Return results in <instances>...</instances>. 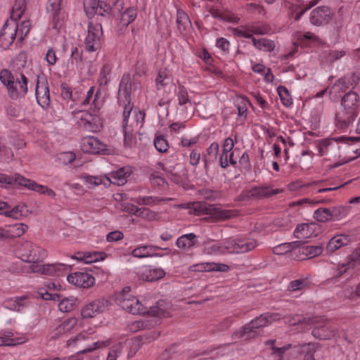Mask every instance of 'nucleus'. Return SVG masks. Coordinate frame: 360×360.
Returning a JSON list of instances; mask_svg holds the SVG:
<instances>
[{
  "label": "nucleus",
  "mask_w": 360,
  "mask_h": 360,
  "mask_svg": "<svg viewBox=\"0 0 360 360\" xmlns=\"http://www.w3.org/2000/svg\"><path fill=\"white\" fill-rule=\"evenodd\" d=\"M26 0H15L11 11L10 18L6 20L0 31V46L8 49L13 44H21L29 34L31 22L29 19L18 22L26 9Z\"/></svg>",
  "instance_id": "1"
},
{
  "label": "nucleus",
  "mask_w": 360,
  "mask_h": 360,
  "mask_svg": "<svg viewBox=\"0 0 360 360\" xmlns=\"http://www.w3.org/2000/svg\"><path fill=\"white\" fill-rule=\"evenodd\" d=\"M103 105V100L99 92L95 93L94 87H90L80 103L81 107L89 105V111L73 110L72 114L74 120L88 131H99L103 127V119L100 112Z\"/></svg>",
  "instance_id": "2"
},
{
  "label": "nucleus",
  "mask_w": 360,
  "mask_h": 360,
  "mask_svg": "<svg viewBox=\"0 0 360 360\" xmlns=\"http://www.w3.org/2000/svg\"><path fill=\"white\" fill-rule=\"evenodd\" d=\"M281 319V314L278 313H266L260 315L255 319L246 324L238 331H236L232 336L233 340H247L257 335V330L271 323L274 321Z\"/></svg>",
  "instance_id": "3"
},
{
  "label": "nucleus",
  "mask_w": 360,
  "mask_h": 360,
  "mask_svg": "<svg viewBox=\"0 0 360 360\" xmlns=\"http://www.w3.org/2000/svg\"><path fill=\"white\" fill-rule=\"evenodd\" d=\"M0 81L6 86L11 99L16 100L20 96H25L27 92V78L22 73L14 77L9 70H2L0 72Z\"/></svg>",
  "instance_id": "4"
},
{
  "label": "nucleus",
  "mask_w": 360,
  "mask_h": 360,
  "mask_svg": "<svg viewBox=\"0 0 360 360\" xmlns=\"http://www.w3.org/2000/svg\"><path fill=\"white\" fill-rule=\"evenodd\" d=\"M0 81L6 86L11 99L16 100L20 96H25L27 92V78L22 73L14 77L9 70H2L0 72Z\"/></svg>",
  "instance_id": "5"
},
{
  "label": "nucleus",
  "mask_w": 360,
  "mask_h": 360,
  "mask_svg": "<svg viewBox=\"0 0 360 360\" xmlns=\"http://www.w3.org/2000/svg\"><path fill=\"white\" fill-rule=\"evenodd\" d=\"M129 287H127L117 296L116 302L120 307L133 314L160 315L159 309L150 307L148 310V307L141 303L139 299L129 294Z\"/></svg>",
  "instance_id": "6"
},
{
  "label": "nucleus",
  "mask_w": 360,
  "mask_h": 360,
  "mask_svg": "<svg viewBox=\"0 0 360 360\" xmlns=\"http://www.w3.org/2000/svg\"><path fill=\"white\" fill-rule=\"evenodd\" d=\"M359 141H360V137H349L346 136L325 139L319 141L316 144V148L321 156L331 155L336 157L340 155L339 150L340 143L351 144Z\"/></svg>",
  "instance_id": "7"
},
{
  "label": "nucleus",
  "mask_w": 360,
  "mask_h": 360,
  "mask_svg": "<svg viewBox=\"0 0 360 360\" xmlns=\"http://www.w3.org/2000/svg\"><path fill=\"white\" fill-rule=\"evenodd\" d=\"M16 255L22 261L37 264L47 256L45 249L36 244L26 241L20 244L16 250Z\"/></svg>",
  "instance_id": "8"
},
{
  "label": "nucleus",
  "mask_w": 360,
  "mask_h": 360,
  "mask_svg": "<svg viewBox=\"0 0 360 360\" xmlns=\"http://www.w3.org/2000/svg\"><path fill=\"white\" fill-rule=\"evenodd\" d=\"M307 321V320H304ZM309 326L313 325L314 328L312 330V335L320 340H330L339 335V330L328 320L319 317H313L311 319H307Z\"/></svg>",
  "instance_id": "9"
},
{
  "label": "nucleus",
  "mask_w": 360,
  "mask_h": 360,
  "mask_svg": "<svg viewBox=\"0 0 360 360\" xmlns=\"http://www.w3.org/2000/svg\"><path fill=\"white\" fill-rule=\"evenodd\" d=\"M121 107L123 108V129L139 132V130L142 128L144 123L145 113L136 109L133 110L131 104L122 105Z\"/></svg>",
  "instance_id": "10"
},
{
  "label": "nucleus",
  "mask_w": 360,
  "mask_h": 360,
  "mask_svg": "<svg viewBox=\"0 0 360 360\" xmlns=\"http://www.w3.org/2000/svg\"><path fill=\"white\" fill-rule=\"evenodd\" d=\"M103 41V28L100 22L90 21L88 24L87 34L84 39V49L89 53L101 49Z\"/></svg>",
  "instance_id": "11"
},
{
  "label": "nucleus",
  "mask_w": 360,
  "mask_h": 360,
  "mask_svg": "<svg viewBox=\"0 0 360 360\" xmlns=\"http://www.w3.org/2000/svg\"><path fill=\"white\" fill-rule=\"evenodd\" d=\"M226 254H240L253 250L257 245L255 240L252 238L231 237L224 240Z\"/></svg>",
  "instance_id": "12"
},
{
  "label": "nucleus",
  "mask_w": 360,
  "mask_h": 360,
  "mask_svg": "<svg viewBox=\"0 0 360 360\" xmlns=\"http://www.w3.org/2000/svg\"><path fill=\"white\" fill-rule=\"evenodd\" d=\"M47 11L53 18V28L60 30L68 18L66 2L64 0H49Z\"/></svg>",
  "instance_id": "13"
},
{
  "label": "nucleus",
  "mask_w": 360,
  "mask_h": 360,
  "mask_svg": "<svg viewBox=\"0 0 360 360\" xmlns=\"http://www.w3.org/2000/svg\"><path fill=\"white\" fill-rule=\"evenodd\" d=\"M122 0H116L114 4V8L110 4L103 1L92 0L89 6L84 4V8L87 15H92L93 13L101 16H109L111 15L114 9L120 11L122 8Z\"/></svg>",
  "instance_id": "14"
},
{
  "label": "nucleus",
  "mask_w": 360,
  "mask_h": 360,
  "mask_svg": "<svg viewBox=\"0 0 360 360\" xmlns=\"http://www.w3.org/2000/svg\"><path fill=\"white\" fill-rule=\"evenodd\" d=\"M231 32L234 36L252 39V37H254L253 34L262 35L269 33L271 27L266 24L255 22L233 28Z\"/></svg>",
  "instance_id": "15"
},
{
  "label": "nucleus",
  "mask_w": 360,
  "mask_h": 360,
  "mask_svg": "<svg viewBox=\"0 0 360 360\" xmlns=\"http://www.w3.org/2000/svg\"><path fill=\"white\" fill-rule=\"evenodd\" d=\"M29 272L41 273L46 276H61L65 275L70 270V266L62 264H30Z\"/></svg>",
  "instance_id": "16"
},
{
  "label": "nucleus",
  "mask_w": 360,
  "mask_h": 360,
  "mask_svg": "<svg viewBox=\"0 0 360 360\" xmlns=\"http://www.w3.org/2000/svg\"><path fill=\"white\" fill-rule=\"evenodd\" d=\"M359 77L354 74L347 75L340 78L330 90V94L335 97H341L342 94L349 89H354L359 82Z\"/></svg>",
  "instance_id": "17"
},
{
  "label": "nucleus",
  "mask_w": 360,
  "mask_h": 360,
  "mask_svg": "<svg viewBox=\"0 0 360 360\" xmlns=\"http://www.w3.org/2000/svg\"><path fill=\"white\" fill-rule=\"evenodd\" d=\"M358 113L340 108L335 115L336 127L342 131L347 130L353 124Z\"/></svg>",
  "instance_id": "18"
},
{
  "label": "nucleus",
  "mask_w": 360,
  "mask_h": 360,
  "mask_svg": "<svg viewBox=\"0 0 360 360\" xmlns=\"http://www.w3.org/2000/svg\"><path fill=\"white\" fill-rule=\"evenodd\" d=\"M81 148L84 153H101L107 150V146L94 136H86L82 139Z\"/></svg>",
  "instance_id": "19"
},
{
  "label": "nucleus",
  "mask_w": 360,
  "mask_h": 360,
  "mask_svg": "<svg viewBox=\"0 0 360 360\" xmlns=\"http://www.w3.org/2000/svg\"><path fill=\"white\" fill-rule=\"evenodd\" d=\"M67 280L70 283L83 288H89L95 283V278L92 274L83 271L69 274L67 276Z\"/></svg>",
  "instance_id": "20"
},
{
  "label": "nucleus",
  "mask_w": 360,
  "mask_h": 360,
  "mask_svg": "<svg viewBox=\"0 0 360 360\" xmlns=\"http://www.w3.org/2000/svg\"><path fill=\"white\" fill-rule=\"evenodd\" d=\"M35 95L38 104L44 109L47 108L51 102L50 92L46 80L38 79L35 88Z\"/></svg>",
  "instance_id": "21"
},
{
  "label": "nucleus",
  "mask_w": 360,
  "mask_h": 360,
  "mask_svg": "<svg viewBox=\"0 0 360 360\" xmlns=\"http://www.w3.org/2000/svg\"><path fill=\"white\" fill-rule=\"evenodd\" d=\"M17 178L20 184H22V186H24L31 191L37 192L40 194H46L51 198H55L56 195V192L46 186L39 184L34 181L27 179L24 176H18Z\"/></svg>",
  "instance_id": "22"
},
{
  "label": "nucleus",
  "mask_w": 360,
  "mask_h": 360,
  "mask_svg": "<svg viewBox=\"0 0 360 360\" xmlns=\"http://www.w3.org/2000/svg\"><path fill=\"white\" fill-rule=\"evenodd\" d=\"M333 13L327 6H320L312 11L310 20L312 24L321 25L328 23L332 18Z\"/></svg>",
  "instance_id": "23"
},
{
  "label": "nucleus",
  "mask_w": 360,
  "mask_h": 360,
  "mask_svg": "<svg viewBox=\"0 0 360 360\" xmlns=\"http://www.w3.org/2000/svg\"><path fill=\"white\" fill-rule=\"evenodd\" d=\"M131 85L129 77L124 76L120 84L118 103L120 106L131 105Z\"/></svg>",
  "instance_id": "24"
},
{
  "label": "nucleus",
  "mask_w": 360,
  "mask_h": 360,
  "mask_svg": "<svg viewBox=\"0 0 360 360\" xmlns=\"http://www.w3.org/2000/svg\"><path fill=\"white\" fill-rule=\"evenodd\" d=\"M30 305V298L28 295L11 297L4 302V306L12 311H21Z\"/></svg>",
  "instance_id": "25"
},
{
  "label": "nucleus",
  "mask_w": 360,
  "mask_h": 360,
  "mask_svg": "<svg viewBox=\"0 0 360 360\" xmlns=\"http://www.w3.org/2000/svg\"><path fill=\"white\" fill-rule=\"evenodd\" d=\"M105 309L106 301L105 300H96L83 307L82 316L83 318H92L105 311Z\"/></svg>",
  "instance_id": "26"
},
{
  "label": "nucleus",
  "mask_w": 360,
  "mask_h": 360,
  "mask_svg": "<svg viewBox=\"0 0 360 360\" xmlns=\"http://www.w3.org/2000/svg\"><path fill=\"white\" fill-rule=\"evenodd\" d=\"M303 0H284L285 6L289 9L292 14L296 13L295 16V20H299L300 17L309 9L318 4L319 0H313L311 1L307 7L302 9V11H299V9L301 8L302 6Z\"/></svg>",
  "instance_id": "27"
},
{
  "label": "nucleus",
  "mask_w": 360,
  "mask_h": 360,
  "mask_svg": "<svg viewBox=\"0 0 360 360\" xmlns=\"http://www.w3.org/2000/svg\"><path fill=\"white\" fill-rule=\"evenodd\" d=\"M140 279L146 281H153L163 278L165 272L162 268H150L143 266L137 273Z\"/></svg>",
  "instance_id": "28"
},
{
  "label": "nucleus",
  "mask_w": 360,
  "mask_h": 360,
  "mask_svg": "<svg viewBox=\"0 0 360 360\" xmlns=\"http://www.w3.org/2000/svg\"><path fill=\"white\" fill-rule=\"evenodd\" d=\"M359 265H360V247L348 257L346 263H343L338 266L336 276H340L350 269H354Z\"/></svg>",
  "instance_id": "29"
},
{
  "label": "nucleus",
  "mask_w": 360,
  "mask_h": 360,
  "mask_svg": "<svg viewBox=\"0 0 360 360\" xmlns=\"http://www.w3.org/2000/svg\"><path fill=\"white\" fill-rule=\"evenodd\" d=\"M340 108L354 111V112L359 114V105L358 94L354 91H349L342 98Z\"/></svg>",
  "instance_id": "30"
},
{
  "label": "nucleus",
  "mask_w": 360,
  "mask_h": 360,
  "mask_svg": "<svg viewBox=\"0 0 360 360\" xmlns=\"http://www.w3.org/2000/svg\"><path fill=\"white\" fill-rule=\"evenodd\" d=\"M160 249L155 245H140L132 250L131 255L137 258L162 257V255L157 252Z\"/></svg>",
  "instance_id": "31"
},
{
  "label": "nucleus",
  "mask_w": 360,
  "mask_h": 360,
  "mask_svg": "<svg viewBox=\"0 0 360 360\" xmlns=\"http://www.w3.org/2000/svg\"><path fill=\"white\" fill-rule=\"evenodd\" d=\"M300 353L302 355V360H319L315 358V354L321 349V346L318 342H308L300 345Z\"/></svg>",
  "instance_id": "32"
},
{
  "label": "nucleus",
  "mask_w": 360,
  "mask_h": 360,
  "mask_svg": "<svg viewBox=\"0 0 360 360\" xmlns=\"http://www.w3.org/2000/svg\"><path fill=\"white\" fill-rule=\"evenodd\" d=\"M131 174V169L129 167H124L120 168L115 172L111 173L110 176H108L110 180L109 186L111 184H117L118 186L124 185L127 180V178Z\"/></svg>",
  "instance_id": "33"
},
{
  "label": "nucleus",
  "mask_w": 360,
  "mask_h": 360,
  "mask_svg": "<svg viewBox=\"0 0 360 360\" xmlns=\"http://www.w3.org/2000/svg\"><path fill=\"white\" fill-rule=\"evenodd\" d=\"M352 241V238L347 234H339L333 237L327 245V250L333 252L342 246L349 245Z\"/></svg>",
  "instance_id": "34"
},
{
  "label": "nucleus",
  "mask_w": 360,
  "mask_h": 360,
  "mask_svg": "<svg viewBox=\"0 0 360 360\" xmlns=\"http://www.w3.org/2000/svg\"><path fill=\"white\" fill-rule=\"evenodd\" d=\"M110 345V339L106 340H99L94 342L92 347H89L80 352L81 354L82 355V360H100L99 356L95 353H93V352L97 349L107 347Z\"/></svg>",
  "instance_id": "35"
},
{
  "label": "nucleus",
  "mask_w": 360,
  "mask_h": 360,
  "mask_svg": "<svg viewBox=\"0 0 360 360\" xmlns=\"http://www.w3.org/2000/svg\"><path fill=\"white\" fill-rule=\"evenodd\" d=\"M203 252L211 255H226L224 240L221 242L207 240L203 243Z\"/></svg>",
  "instance_id": "36"
},
{
  "label": "nucleus",
  "mask_w": 360,
  "mask_h": 360,
  "mask_svg": "<svg viewBox=\"0 0 360 360\" xmlns=\"http://www.w3.org/2000/svg\"><path fill=\"white\" fill-rule=\"evenodd\" d=\"M88 188H94L99 185H104L105 187L109 186L110 180L108 176H92L89 174H83L80 177Z\"/></svg>",
  "instance_id": "37"
},
{
  "label": "nucleus",
  "mask_w": 360,
  "mask_h": 360,
  "mask_svg": "<svg viewBox=\"0 0 360 360\" xmlns=\"http://www.w3.org/2000/svg\"><path fill=\"white\" fill-rule=\"evenodd\" d=\"M283 192V189L276 188L272 189L271 186H262L258 187L252 188L250 194L251 196L257 198H269L277 194H279Z\"/></svg>",
  "instance_id": "38"
},
{
  "label": "nucleus",
  "mask_w": 360,
  "mask_h": 360,
  "mask_svg": "<svg viewBox=\"0 0 360 360\" xmlns=\"http://www.w3.org/2000/svg\"><path fill=\"white\" fill-rule=\"evenodd\" d=\"M295 253H299L304 257L301 259H304L305 257L313 258L320 255L323 252V247L321 245H303L299 246L297 249L294 250Z\"/></svg>",
  "instance_id": "39"
},
{
  "label": "nucleus",
  "mask_w": 360,
  "mask_h": 360,
  "mask_svg": "<svg viewBox=\"0 0 360 360\" xmlns=\"http://www.w3.org/2000/svg\"><path fill=\"white\" fill-rule=\"evenodd\" d=\"M27 229L28 226L22 223L6 226L4 227V239L20 237L27 231Z\"/></svg>",
  "instance_id": "40"
},
{
  "label": "nucleus",
  "mask_w": 360,
  "mask_h": 360,
  "mask_svg": "<svg viewBox=\"0 0 360 360\" xmlns=\"http://www.w3.org/2000/svg\"><path fill=\"white\" fill-rule=\"evenodd\" d=\"M315 226L314 223L298 224L294 231V236L297 239L308 238L313 234Z\"/></svg>",
  "instance_id": "41"
},
{
  "label": "nucleus",
  "mask_w": 360,
  "mask_h": 360,
  "mask_svg": "<svg viewBox=\"0 0 360 360\" xmlns=\"http://www.w3.org/2000/svg\"><path fill=\"white\" fill-rule=\"evenodd\" d=\"M196 267L197 270L200 271L227 272L230 270V266L229 265L216 262L198 264L196 265Z\"/></svg>",
  "instance_id": "42"
},
{
  "label": "nucleus",
  "mask_w": 360,
  "mask_h": 360,
  "mask_svg": "<svg viewBox=\"0 0 360 360\" xmlns=\"http://www.w3.org/2000/svg\"><path fill=\"white\" fill-rule=\"evenodd\" d=\"M316 39V36L311 32L302 33L298 32L293 35V43L295 46H307L311 41H314Z\"/></svg>",
  "instance_id": "43"
},
{
  "label": "nucleus",
  "mask_w": 360,
  "mask_h": 360,
  "mask_svg": "<svg viewBox=\"0 0 360 360\" xmlns=\"http://www.w3.org/2000/svg\"><path fill=\"white\" fill-rule=\"evenodd\" d=\"M196 238L197 236L193 233L182 235L176 240V245L184 250H190L195 245Z\"/></svg>",
  "instance_id": "44"
},
{
  "label": "nucleus",
  "mask_w": 360,
  "mask_h": 360,
  "mask_svg": "<svg viewBox=\"0 0 360 360\" xmlns=\"http://www.w3.org/2000/svg\"><path fill=\"white\" fill-rule=\"evenodd\" d=\"M236 141L232 137H228L224 141L222 146V153L219 158V164L222 168L227 167L228 153L233 151Z\"/></svg>",
  "instance_id": "45"
},
{
  "label": "nucleus",
  "mask_w": 360,
  "mask_h": 360,
  "mask_svg": "<svg viewBox=\"0 0 360 360\" xmlns=\"http://www.w3.org/2000/svg\"><path fill=\"white\" fill-rule=\"evenodd\" d=\"M176 23L178 30L181 34H184L191 27V22L188 15L181 9L177 10Z\"/></svg>",
  "instance_id": "46"
},
{
  "label": "nucleus",
  "mask_w": 360,
  "mask_h": 360,
  "mask_svg": "<svg viewBox=\"0 0 360 360\" xmlns=\"http://www.w3.org/2000/svg\"><path fill=\"white\" fill-rule=\"evenodd\" d=\"M106 255L104 252H86L83 253H78L76 258L78 260L82 261L86 264L94 263L100 260H103Z\"/></svg>",
  "instance_id": "47"
},
{
  "label": "nucleus",
  "mask_w": 360,
  "mask_h": 360,
  "mask_svg": "<svg viewBox=\"0 0 360 360\" xmlns=\"http://www.w3.org/2000/svg\"><path fill=\"white\" fill-rule=\"evenodd\" d=\"M252 41L257 49L262 51L271 52L276 47L274 41L266 38L257 39L255 37H252Z\"/></svg>",
  "instance_id": "48"
},
{
  "label": "nucleus",
  "mask_w": 360,
  "mask_h": 360,
  "mask_svg": "<svg viewBox=\"0 0 360 360\" xmlns=\"http://www.w3.org/2000/svg\"><path fill=\"white\" fill-rule=\"evenodd\" d=\"M179 207L189 210V212L193 214L199 215L202 213H207L206 205L201 202H193L183 203L179 205Z\"/></svg>",
  "instance_id": "49"
},
{
  "label": "nucleus",
  "mask_w": 360,
  "mask_h": 360,
  "mask_svg": "<svg viewBox=\"0 0 360 360\" xmlns=\"http://www.w3.org/2000/svg\"><path fill=\"white\" fill-rule=\"evenodd\" d=\"M210 213L219 220L229 219L236 217L238 214L236 210H224L219 207L212 208Z\"/></svg>",
  "instance_id": "50"
},
{
  "label": "nucleus",
  "mask_w": 360,
  "mask_h": 360,
  "mask_svg": "<svg viewBox=\"0 0 360 360\" xmlns=\"http://www.w3.org/2000/svg\"><path fill=\"white\" fill-rule=\"evenodd\" d=\"M29 214L30 211L27 206L24 203H20L12 209L9 207L8 217L18 219L21 217H27Z\"/></svg>",
  "instance_id": "51"
},
{
  "label": "nucleus",
  "mask_w": 360,
  "mask_h": 360,
  "mask_svg": "<svg viewBox=\"0 0 360 360\" xmlns=\"http://www.w3.org/2000/svg\"><path fill=\"white\" fill-rule=\"evenodd\" d=\"M281 319L284 318L285 321L286 323H289L290 325H299L300 326V328L301 329V330H306L307 327L309 326L310 322L304 321V320L307 321V319H311V318L302 319L298 315L288 316H283L282 315H281Z\"/></svg>",
  "instance_id": "52"
},
{
  "label": "nucleus",
  "mask_w": 360,
  "mask_h": 360,
  "mask_svg": "<svg viewBox=\"0 0 360 360\" xmlns=\"http://www.w3.org/2000/svg\"><path fill=\"white\" fill-rule=\"evenodd\" d=\"M94 333V330L92 328H90L86 331H82L77 334L76 336L72 337L70 338L68 340H67V347H75L78 345L79 342H82L86 339H88L89 336L93 335Z\"/></svg>",
  "instance_id": "53"
},
{
  "label": "nucleus",
  "mask_w": 360,
  "mask_h": 360,
  "mask_svg": "<svg viewBox=\"0 0 360 360\" xmlns=\"http://www.w3.org/2000/svg\"><path fill=\"white\" fill-rule=\"evenodd\" d=\"M310 284V280L308 276H302L301 278L291 281L289 284V290L290 291H297L306 288Z\"/></svg>",
  "instance_id": "54"
},
{
  "label": "nucleus",
  "mask_w": 360,
  "mask_h": 360,
  "mask_svg": "<svg viewBox=\"0 0 360 360\" xmlns=\"http://www.w3.org/2000/svg\"><path fill=\"white\" fill-rule=\"evenodd\" d=\"M82 62V54L77 47L72 49L71 56L68 60V68L70 70H75V66L77 69L79 68V65Z\"/></svg>",
  "instance_id": "55"
},
{
  "label": "nucleus",
  "mask_w": 360,
  "mask_h": 360,
  "mask_svg": "<svg viewBox=\"0 0 360 360\" xmlns=\"http://www.w3.org/2000/svg\"><path fill=\"white\" fill-rule=\"evenodd\" d=\"M13 333L11 331H5L0 335V346H14L23 342L22 340L13 338Z\"/></svg>",
  "instance_id": "56"
},
{
  "label": "nucleus",
  "mask_w": 360,
  "mask_h": 360,
  "mask_svg": "<svg viewBox=\"0 0 360 360\" xmlns=\"http://www.w3.org/2000/svg\"><path fill=\"white\" fill-rule=\"evenodd\" d=\"M131 200L137 203L140 205H148V206H153L160 201L162 200V198H158V197H153V196H139L132 198Z\"/></svg>",
  "instance_id": "57"
},
{
  "label": "nucleus",
  "mask_w": 360,
  "mask_h": 360,
  "mask_svg": "<svg viewBox=\"0 0 360 360\" xmlns=\"http://www.w3.org/2000/svg\"><path fill=\"white\" fill-rule=\"evenodd\" d=\"M219 146L217 142H213L207 149V156L204 158L205 166L206 167L208 162H214L217 160L219 153Z\"/></svg>",
  "instance_id": "58"
},
{
  "label": "nucleus",
  "mask_w": 360,
  "mask_h": 360,
  "mask_svg": "<svg viewBox=\"0 0 360 360\" xmlns=\"http://www.w3.org/2000/svg\"><path fill=\"white\" fill-rule=\"evenodd\" d=\"M332 220H340L347 216L350 211L349 206L335 207L330 209Z\"/></svg>",
  "instance_id": "59"
},
{
  "label": "nucleus",
  "mask_w": 360,
  "mask_h": 360,
  "mask_svg": "<svg viewBox=\"0 0 360 360\" xmlns=\"http://www.w3.org/2000/svg\"><path fill=\"white\" fill-rule=\"evenodd\" d=\"M277 91L283 105L289 107L292 104V100L290 95V92L285 86L281 85L279 86L277 88Z\"/></svg>",
  "instance_id": "60"
},
{
  "label": "nucleus",
  "mask_w": 360,
  "mask_h": 360,
  "mask_svg": "<svg viewBox=\"0 0 360 360\" xmlns=\"http://www.w3.org/2000/svg\"><path fill=\"white\" fill-rule=\"evenodd\" d=\"M314 218L321 222H326L332 220L331 211L330 208H319L314 213Z\"/></svg>",
  "instance_id": "61"
},
{
  "label": "nucleus",
  "mask_w": 360,
  "mask_h": 360,
  "mask_svg": "<svg viewBox=\"0 0 360 360\" xmlns=\"http://www.w3.org/2000/svg\"><path fill=\"white\" fill-rule=\"evenodd\" d=\"M296 244L297 242L282 243L274 247L273 252L276 255H285L292 250L295 252L294 250Z\"/></svg>",
  "instance_id": "62"
},
{
  "label": "nucleus",
  "mask_w": 360,
  "mask_h": 360,
  "mask_svg": "<svg viewBox=\"0 0 360 360\" xmlns=\"http://www.w3.org/2000/svg\"><path fill=\"white\" fill-rule=\"evenodd\" d=\"M136 10L134 8H129L122 14L121 22L124 25L127 26L136 19Z\"/></svg>",
  "instance_id": "63"
},
{
  "label": "nucleus",
  "mask_w": 360,
  "mask_h": 360,
  "mask_svg": "<svg viewBox=\"0 0 360 360\" xmlns=\"http://www.w3.org/2000/svg\"><path fill=\"white\" fill-rule=\"evenodd\" d=\"M111 68L108 64H105L103 65L98 78V82L101 86L107 85L108 82L110 81V75Z\"/></svg>",
  "instance_id": "64"
}]
</instances>
